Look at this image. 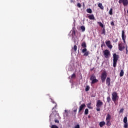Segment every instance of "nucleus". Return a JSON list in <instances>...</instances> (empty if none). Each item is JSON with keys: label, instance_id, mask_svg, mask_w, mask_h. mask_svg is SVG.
Returning a JSON list of instances; mask_svg holds the SVG:
<instances>
[{"label": "nucleus", "instance_id": "obj_7", "mask_svg": "<svg viewBox=\"0 0 128 128\" xmlns=\"http://www.w3.org/2000/svg\"><path fill=\"white\" fill-rule=\"evenodd\" d=\"M82 48H84L82 50V54L86 52L87 50H86V42H82Z\"/></svg>", "mask_w": 128, "mask_h": 128}, {"label": "nucleus", "instance_id": "obj_46", "mask_svg": "<svg viewBox=\"0 0 128 128\" xmlns=\"http://www.w3.org/2000/svg\"><path fill=\"white\" fill-rule=\"evenodd\" d=\"M77 110H78L76 109V110H74V112H76Z\"/></svg>", "mask_w": 128, "mask_h": 128}, {"label": "nucleus", "instance_id": "obj_41", "mask_svg": "<svg viewBox=\"0 0 128 128\" xmlns=\"http://www.w3.org/2000/svg\"><path fill=\"white\" fill-rule=\"evenodd\" d=\"M74 128H80V124H77L74 126Z\"/></svg>", "mask_w": 128, "mask_h": 128}, {"label": "nucleus", "instance_id": "obj_20", "mask_svg": "<svg viewBox=\"0 0 128 128\" xmlns=\"http://www.w3.org/2000/svg\"><path fill=\"white\" fill-rule=\"evenodd\" d=\"M86 12H88V14H92V9L88 8L86 9Z\"/></svg>", "mask_w": 128, "mask_h": 128}, {"label": "nucleus", "instance_id": "obj_44", "mask_svg": "<svg viewBox=\"0 0 128 128\" xmlns=\"http://www.w3.org/2000/svg\"><path fill=\"white\" fill-rule=\"evenodd\" d=\"M56 106L52 108V112H54V108H56Z\"/></svg>", "mask_w": 128, "mask_h": 128}, {"label": "nucleus", "instance_id": "obj_18", "mask_svg": "<svg viewBox=\"0 0 128 128\" xmlns=\"http://www.w3.org/2000/svg\"><path fill=\"white\" fill-rule=\"evenodd\" d=\"M123 46H124L122 45V43H120L118 44V48L119 50H120V48H122Z\"/></svg>", "mask_w": 128, "mask_h": 128}, {"label": "nucleus", "instance_id": "obj_40", "mask_svg": "<svg viewBox=\"0 0 128 128\" xmlns=\"http://www.w3.org/2000/svg\"><path fill=\"white\" fill-rule=\"evenodd\" d=\"M126 54H128V46H126Z\"/></svg>", "mask_w": 128, "mask_h": 128}, {"label": "nucleus", "instance_id": "obj_13", "mask_svg": "<svg viewBox=\"0 0 128 128\" xmlns=\"http://www.w3.org/2000/svg\"><path fill=\"white\" fill-rule=\"evenodd\" d=\"M105 125H106V122H104V121L101 122L99 124V126L100 128H102V126H105Z\"/></svg>", "mask_w": 128, "mask_h": 128}, {"label": "nucleus", "instance_id": "obj_30", "mask_svg": "<svg viewBox=\"0 0 128 128\" xmlns=\"http://www.w3.org/2000/svg\"><path fill=\"white\" fill-rule=\"evenodd\" d=\"M84 114H88V109L86 108L84 111Z\"/></svg>", "mask_w": 128, "mask_h": 128}, {"label": "nucleus", "instance_id": "obj_3", "mask_svg": "<svg viewBox=\"0 0 128 128\" xmlns=\"http://www.w3.org/2000/svg\"><path fill=\"white\" fill-rule=\"evenodd\" d=\"M90 80L92 81V84H96V82H98V80L96 79V77L94 74H92L90 77Z\"/></svg>", "mask_w": 128, "mask_h": 128}, {"label": "nucleus", "instance_id": "obj_50", "mask_svg": "<svg viewBox=\"0 0 128 128\" xmlns=\"http://www.w3.org/2000/svg\"><path fill=\"white\" fill-rule=\"evenodd\" d=\"M94 68H92V69L91 70H92Z\"/></svg>", "mask_w": 128, "mask_h": 128}, {"label": "nucleus", "instance_id": "obj_4", "mask_svg": "<svg viewBox=\"0 0 128 128\" xmlns=\"http://www.w3.org/2000/svg\"><path fill=\"white\" fill-rule=\"evenodd\" d=\"M118 93L116 92H113L112 94V100L116 102V100H118Z\"/></svg>", "mask_w": 128, "mask_h": 128}, {"label": "nucleus", "instance_id": "obj_12", "mask_svg": "<svg viewBox=\"0 0 128 128\" xmlns=\"http://www.w3.org/2000/svg\"><path fill=\"white\" fill-rule=\"evenodd\" d=\"M106 84L108 86H110V78H107L106 80Z\"/></svg>", "mask_w": 128, "mask_h": 128}, {"label": "nucleus", "instance_id": "obj_35", "mask_svg": "<svg viewBox=\"0 0 128 128\" xmlns=\"http://www.w3.org/2000/svg\"><path fill=\"white\" fill-rule=\"evenodd\" d=\"M76 78V74H73L71 76V78Z\"/></svg>", "mask_w": 128, "mask_h": 128}, {"label": "nucleus", "instance_id": "obj_10", "mask_svg": "<svg viewBox=\"0 0 128 128\" xmlns=\"http://www.w3.org/2000/svg\"><path fill=\"white\" fill-rule=\"evenodd\" d=\"M106 44L108 48L112 50V45L110 44V41L108 40L106 42Z\"/></svg>", "mask_w": 128, "mask_h": 128}, {"label": "nucleus", "instance_id": "obj_17", "mask_svg": "<svg viewBox=\"0 0 128 128\" xmlns=\"http://www.w3.org/2000/svg\"><path fill=\"white\" fill-rule=\"evenodd\" d=\"M106 124L108 126H110L112 125V123H110V120H106Z\"/></svg>", "mask_w": 128, "mask_h": 128}, {"label": "nucleus", "instance_id": "obj_33", "mask_svg": "<svg viewBox=\"0 0 128 128\" xmlns=\"http://www.w3.org/2000/svg\"><path fill=\"white\" fill-rule=\"evenodd\" d=\"M124 48H126V47L124 46H122V47H120V51H122V50H124Z\"/></svg>", "mask_w": 128, "mask_h": 128}, {"label": "nucleus", "instance_id": "obj_11", "mask_svg": "<svg viewBox=\"0 0 128 128\" xmlns=\"http://www.w3.org/2000/svg\"><path fill=\"white\" fill-rule=\"evenodd\" d=\"M84 108H86V104H82L80 106L78 112H82V110H84Z\"/></svg>", "mask_w": 128, "mask_h": 128}, {"label": "nucleus", "instance_id": "obj_49", "mask_svg": "<svg viewBox=\"0 0 128 128\" xmlns=\"http://www.w3.org/2000/svg\"><path fill=\"white\" fill-rule=\"evenodd\" d=\"M88 118H90V116H88Z\"/></svg>", "mask_w": 128, "mask_h": 128}, {"label": "nucleus", "instance_id": "obj_26", "mask_svg": "<svg viewBox=\"0 0 128 128\" xmlns=\"http://www.w3.org/2000/svg\"><path fill=\"white\" fill-rule=\"evenodd\" d=\"M80 29L82 30V32H84V30H86V28L84 26H81Z\"/></svg>", "mask_w": 128, "mask_h": 128}, {"label": "nucleus", "instance_id": "obj_36", "mask_svg": "<svg viewBox=\"0 0 128 128\" xmlns=\"http://www.w3.org/2000/svg\"><path fill=\"white\" fill-rule=\"evenodd\" d=\"M77 6H78V8H82V4H80V3H78L77 4Z\"/></svg>", "mask_w": 128, "mask_h": 128}, {"label": "nucleus", "instance_id": "obj_22", "mask_svg": "<svg viewBox=\"0 0 128 128\" xmlns=\"http://www.w3.org/2000/svg\"><path fill=\"white\" fill-rule=\"evenodd\" d=\"M72 38H74V36H76V31L74 30L72 32Z\"/></svg>", "mask_w": 128, "mask_h": 128}, {"label": "nucleus", "instance_id": "obj_48", "mask_svg": "<svg viewBox=\"0 0 128 128\" xmlns=\"http://www.w3.org/2000/svg\"><path fill=\"white\" fill-rule=\"evenodd\" d=\"M52 114H50V118H52Z\"/></svg>", "mask_w": 128, "mask_h": 128}, {"label": "nucleus", "instance_id": "obj_34", "mask_svg": "<svg viewBox=\"0 0 128 128\" xmlns=\"http://www.w3.org/2000/svg\"><path fill=\"white\" fill-rule=\"evenodd\" d=\"M51 128H58V127L56 125H52Z\"/></svg>", "mask_w": 128, "mask_h": 128}, {"label": "nucleus", "instance_id": "obj_15", "mask_svg": "<svg viewBox=\"0 0 128 128\" xmlns=\"http://www.w3.org/2000/svg\"><path fill=\"white\" fill-rule=\"evenodd\" d=\"M98 6L100 8V10H104V6H102V3H99L98 4Z\"/></svg>", "mask_w": 128, "mask_h": 128}, {"label": "nucleus", "instance_id": "obj_5", "mask_svg": "<svg viewBox=\"0 0 128 128\" xmlns=\"http://www.w3.org/2000/svg\"><path fill=\"white\" fill-rule=\"evenodd\" d=\"M106 76H108L106 71L103 72L101 75V80L102 82H106Z\"/></svg>", "mask_w": 128, "mask_h": 128}, {"label": "nucleus", "instance_id": "obj_8", "mask_svg": "<svg viewBox=\"0 0 128 128\" xmlns=\"http://www.w3.org/2000/svg\"><path fill=\"white\" fill-rule=\"evenodd\" d=\"M119 4H122L124 6H126L128 5V0H119Z\"/></svg>", "mask_w": 128, "mask_h": 128}, {"label": "nucleus", "instance_id": "obj_47", "mask_svg": "<svg viewBox=\"0 0 128 128\" xmlns=\"http://www.w3.org/2000/svg\"><path fill=\"white\" fill-rule=\"evenodd\" d=\"M64 112L66 114H68V110H65Z\"/></svg>", "mask_w": 128, "mask_h": 128}, {"label": "nucleus", "instance_id": "obj_25", "mask_svg": "<svg viewBox=\"0 0 128 128\" xmlns=\"http://www.w3.org/2000/svg\"><path fill=\"white\" fill-rule=\"evenodd\" d=\"M109 14H110V16H112V8H110V10H109Z\"/></svg>", "mask_w": 128, "mask_h": 128}, {"label": "nucleus", "instance_id": "obj_43", "mask_svg": "<svg viewBox=\"0 0 128 128\" xmlns=\"http://www.w3.org/2000/svg\"><path fill=\"white\" fill-rule=\"evenodd\" d=\"M70 2L72 4V2H74V0H70Z\"/></svg>", "mask_w": 128, "mask_h": 128}, {"label": "nucleus", "instance_id": "obj_28", "mask_svg": "<svg viewBox=\"0 0 128 128\" xmlns=\"http://www.w3.org/2000/svg\"><path fill=\"white\" fill-rule=\"evenodd\" d=\"M101 34H104V36H106V30L104 29H104L102 30Z\"/></svg>", "mask_w": 128, "mask_h": 128}, {"label": "nucleus", "instance_id": "obj_39", "mask_svg": "<svg viewBox=\"0 0 128 128\" xmlns=\"http://www.w3.org/2000/svg\"><path fill=\"white\" fill-rule=\"evenodd\" d=\"M54 122H56V124H59L60 123V121L58 120H54Z\"/></svg>", "mask_w": 128, "mask_h": 128}, {"label": "nucleus", "instance_id": "obj_2", "mask_svg": "<svg viewBox=\"0 0 128 128\" xmlns=\"http://www.w3.org/2000/svg\"><path fill=\"white\" fill-rule=\"evenodd\" d=\"M102 104H104L102 102L100 101V100H98L96 104V110L97 112H100V108H102Z\"/></svg>", "mask_w": 128, "mask_h": 128}, {"label": "nucleus", "instance_id": "obj_23", "mask_svg": "<svg viewBox=\"0 0 128 128\" xmlns=\"http://www.w3.org/2000/svg\"><path fill=\"white\" fill-rule=\"evenodd\" d=\"M124 124H126V122H128V118L126 116H125L124 118Z\"/></svg>", "mask_w": 128, "mask_h": 128}, {"label": "nucleus", "instance_id": "obj_29", "mask_svg": "<svg viewBox=\"0 0 128 128\" xmlns=\"http://www.w3.org/2000/svg\"><path fill=\"white\" fill-rule=\"evenodd\" d=\"M85 90H86V92H88V90H90V86H86Z\"/></svg>", "mask_w": 128, "mask_h": 128}, {"label": "nucleus", "instance_id": "obj_45", "mask_svg": "<svg viewBox=\"0 0 128 128\" xmlns=\"http://www.w3.org/2000/svg\"><path fill=\"white\" fill-rule=\"evenodd\" d=\"M118 38H116V40H115V42H118Z\"/></svg>", "mask_w": 128, "mask_h": 128}, {"label": "nucleus", "instance_id": "obj_14", "mask_svg": "<svg viewBox=\"0 0 128 128\" xmlns=\"http://www.w3.org/2000/svg\"><path fill=\"white\" fill-rule=\"evenodd\" d=\"M89 20H94V14H90L88 16Z\"/></svg>", "mask_w": 128, "mask_h": 128}, {"label": "nucleus", "instance_id": "obj_27", "mask_svg": "<svg viewBox=\"0 0 128 128\" xmlns=\"http://www.w3.org/2000/svg\"><path fill=\"white\" fill-rule=\"evenodd\" d=\"M89 54L90 53H89L88 51V52L86 51V52H85L84 56H88Z\"/></svg>", "mask_w": 128, "mask_h": 128}, {"label": "nucleus", "instance_id": "obj_24", "mask_svg": "<svg viewBox=\"0 0 128 128\" xmlns=\"http://www.w3.org/2000/svg\"><path fill=\"white\" fill-rule=\"evenodd\" d=\"M72 50H74V52H76L78 50V46L76 45H74V48H72Z\"/></svg>", "mask_w": 128, "mask_h": 128}, {"label": "nucleus", "instance_id": "obj_19", "mask_svg": "<svg viewBox=\"0 0 128 128\" xmlns=\"http://www.w3.org/2000/svg\"><path fill=\"white\" fill-rule=\"evenodd\" d=\"M92 102H90L87 104V106L88 108L92 109V107L91 106Z\"/></svg>", "mask_w": 128, "mask_h": 128}, {"label": "nucleus", "instance_id": "obj_1", "mask_svg": "<svg viewBox=\"0 0 128 128\" xmlns=\"http://www.w3.org/2000/svg\"><path fill=\"white\" fill-rule=\"evenodd\" d=\"M120 58V56L114 53L113 54V66L114 68L116 67V64H118V60Z\"/></svg>", "mask_w": 128, "mask_h": 128}, {"label": "nucleus", "instance_id": "obj_31", "mask_svg": "<svg viewBox=\"0 0 128 128\" xmlns=\"http://www.w3.org/2000/svg\"><path fill=\"white\" fill-rule=\"evenodd\" d=\"M110 100H111L110 97V96H108L107 98V102H110Z\"/></svg>", "mask_w": 128, "mask_h": 128}, {"label": "nucleus", "instance_id": "obj_9", "mask_svg": "<svg viewBox=\"0 0 128 128\" xmlns=\"http://www.w3.org/2000/svg\"><path fill=\"white\" fill-rule=\"evenodd\" d=\"M122 38L124 44H126V36L124 30H122Z\"/></svg>", "mask_w": 128, "mask_h": 128}, {"label": "nucleus", "instance_id": "obj_32", "mask_svg": "<svg viewBox=\"0 0 128 128\" xmlns=\"http://www.w3.org/2000/svg\"><path fill=\"white\" fill-rule=\"evenodd\" d=\"M128 122L124 123V128H128Z\"/></svg>", "mask_w": 128, "mask_h": 128}, {"label": "nucleus", "instance_id": "obj_21", "mask_svg": "<svg viewBox=\"0 0 128 128\" xmlns=\"http://www.w3.org/2000/svg\"><path fill=\"white\" fill-rule=\"evenodd\" d=\"M124 70H120V76H124Z\"/></svg>", "mask_w": 128, "mask_h": 128}, {"label": "nucleus", "instance_id": "obj_16", "mask_svg": "<svg viewBox=\"0 0 128 128\" xmlns=\"http://www.w3.org/2000/svg\"><path fill=\"white\" fill-rule=\"evenodd\" d=\"M110 118H112V116L110 114H108L106 117V120H110Z\"/></svg>", "mask_w": 128, "mask_h": 128}, {"label": "nucleus", "instance_id": "obj_6", "mask_svg": "<svg viewBox=\"0 0 128 128\" xmlns=\"http://www.w3.org/2000/svg\"><path fill=\"white\" fill-rule=\"evenodd\" d=\"M104 55L106 58H108V56H110V52L108 50H106L104 51Z\"/></svg>", "mask_w": 128, "mask_h": 128}, {"label": "nucleus", "instance_id": "obj_42", "mask_svg": "<svg viewBox=\"0 0 128 128\" xmlns=\"http://www.w3.org/2000/svg\"><path fill=\"white\" fill-rule=\"evenodd\" d=\"M110 24H111V26H114V22H110Z\"/></svg>", "mask_w": 128, "mask_h": 128}, {"label": "nucleus", "instance_id": "obj_37", "mask_svg": "<svg viewBox=\"0 0 128 128\" xmlns=\"http://www.w3.org/2000/svg\"><path fill=\"white\" fill-rule=\"evenodd\" d=\"M99 24L101 26V28H104V24H102L101 22H99Z\"/></svg>", "mask_w": 128, "mask_h": 128}, {"label": "nucleus", "instance_id": "obj_38", "mask_svg": "<svg viewBox=\"0 0 128 128\" xmlns=\"http://www.w3.org/2000/svg\"><path fill=\"white\" fill-rule=\"evenodd\" d=\"M119 112L121 114L122 112H124V108H122L120 110Z\"/></svg>", "mask_w": 128, "mask_h": 128}]
</instances>
